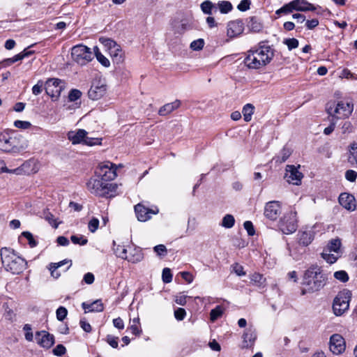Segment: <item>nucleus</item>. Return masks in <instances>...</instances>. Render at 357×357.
Listing matches in <instances>:
<instances>
[{"label":"nucleus","instance_id":"a19ab883","mask_svg":"<svg viewBox=\"0 0 357 357\" xmlns=\"http://www.w3.org/2000/svg\"><path fill=\"white\" fill-rule=\"evenodd\" d=\"M283 43L287 46L289 50L295 49L298 46V40L294 38L284 39Z\"/></svg>","mask_w":357,"mask_h":357},{"label":"nucleus","instance_id":"3c124183","mask_svg":"<svg viewBox=\"0 0 357 357\" xmlns=\"http://www.w3.org/2000/svg\"><path fill=\"white\" fill-rule=\"evenodd\" d=\"M22 235L24 236L29 241V244L31 248H34L37 245L36 241L33 238L32 234L29 231H24Z\"/></svg>","mask_w":357,"mask_h":357},{"label":"nucleus","instance_id":"f704fd0d","mask_svg":"<svg viewBox=\"0 0 357 357\" xmlns=\"http://www.w3.org/2000/svg\"><path fill=\"white\" fill-rule=\"evenodd\" d=\"M224 312V308L221 305L216 306L214 309L211 310L210 312V319L211 321H215L220 318Z\"/></svg>","mask_w":357,"mask_h":357},{"label":"nucleus","instance_id":"6e6552de","mask_svg":"<svg viewBox=\"0 0 357 357\" xmlns=\"http://www.w3.org/2000/svg\"><path fill=\"white\" fill-rule=\"evenodd\" d=\"M71 56L75 62L82 66L86 64L93 58L90 48L83 45L74 46L71 50Z\"/></svg>","mask_w":357,"mask_h":357},{"label":"nucleus","instance_id":"2f4dec72","mask_svg":"<svg viewBox=\"0 0 357 357\" xmlns=\"http://www.w3.org/2000/svg\"><path fill=\"white\" fill-rule=\"evenodd\" d=\"M255 107L252 104H246L242 110L245 121L249 122L252 119Z\"/></svg>","mask_w":357,"mask_h":357},{"label":"nucleus","instance_id":"393cba45","mask_svg":"<svg viewBox=\"0 0 357 357\" xmlns=\"http://www.w3.org/2000/svg\"><path fill=\"white\" fill-rule=\"evenodd\" d=\"M86 135H87L86 130L79 129L77 131H70L68 133V138L73 144H84Z\"/></svg>","mask_w":357,"mask_h":357},{"label":"nucleus","instance_id":"ea45409f","mask_svg":"<svg viewBox=\"0 0 357 357\" xmlns=\"http://www.w3.org/2000/svg\"><path fill=\"white\" fill-rule=\"evenodd\" d=\"M139 324V317L135 318L132 321V324L130 326V329L132 333L136 335H139L142 331L139 328L138 325Z\"/></svg>","mask_w":357,"mask_h":357},{"label":"nucleus","instance_id":"9b49d317","mask_svg":"<svg viewBox=\"0 0 357 357\" xmlns=\"http://www.w3.org/2000/svg\"><path fill=\"white\" fill-rule=\"evenodd\" d=\"M115 165L110 162H105L99 165L96 174L105 182L114 179L116 174Z\"/></svg>","mask_w":357,"mask_h":357},{"label":"nucleus","instance_id":"69168bd1","mask_svg":"<svg viewBox=\"0 0 357 357\" xmlns=\"http://www.w3.org/2000/svg\"><path fill=\"white\" fill-rule=\"evenodd\" d=\"M250 0H242L237 8L241 11H246L250 8Z\"/></svg>","mask_w":357,"mask_h":357},{"label":"nucleus","instance_id":"473e14b6","mask_svg":"<svg viewBox=\"0 0 357 357\" xmlns=\"http://www.w3.org/2000/svg\"><path fill=\"white\" fill-rule=\"evenodd\" d=\"M312 238L310 233L303 231L299 234L298 242L301 245L307 246L312 242Z\"/></svg>","mask_w":357,"mask_h":357},{"label":"nucleus","instance_id":"de8ad7c7","mask_svg":"<svg viewBox=\"0 0 357 357\" xmlns=\"http://www.w3.org/2000/svg\"><path fill=\"white\" fill-rule=\"evenodd\" d=\"M154 252L157 254V255L160 257H164L166 256L167 254V250L166 247L160 244L154 247L153 248Z\"/></svg>","mask_w":357,"mask_h":357},{"label":"nucleus","instance_id":"bf43d9fd","mask_svg":"<svg viewBox=\"0 0 357 357\" xmlns=\"http://www.w3.org/2000/svg\"><path fill=\"white\" fill-rule=\"evenodd\" d=\"M43 88V82L42 80L38 81L37 84H35L32 88L33 94H34L35 96L39 95L42 92Z\"/></svg>","mask_w":357,"mask_h":357},{"label":"nucleus","instance_id":"37998d69","mask_svg":"<svg viewBox=\"0 0 357 357\" xmlns=\"http://www.w3.org/2000/svg\"><path fill=\"white\" fill-rule=\"evenodd\" d=\"M204 45V41L203 39L199 38L195 40L190 43V48L195 51L201 50Z\"/></svg>","mask_w":357,"mask_h":357},{"label":"nucleus","instance_id":"49530a36","mask_svg":"<svg viewBox=\"0 0 357 357\" xmlns=\"http://www.w3.org/2000/svg\"><path fill=\"white\" fill-rule=\"evenodd\" d=\"M114 250L116 255L119 257L124 259V257L126 256V254L127 252V247L126 248L123 245H118L116 248H114Z\"/></svg>","mask_w":357,"mask_h":357},{"label":"nucleus","instance_id":"aec40b11","mask_svg":"<svg viewBox=\"0 0 357 357\" xmlns=\"http://www.w3.org/2000/svg\"><path fill=\"white\" fill-rule=\"evenodd\" d=\"M126 255V256L124 257V259H126L128 261L132 264L137 263L143 259V254L141 248L134 245L127 246V252Z\"/></svg>","mask_w":357,"mask_h":357},{"label":"nucleus","instance_id":"bb28decb","mask_svg":"<svg viewBox=\"0 0 357 357\" xmlns=\"http://www.w3.org/2000/svg\"><path fill=\"white\" fill-rule=\"evenodd\" d=\"M82 308L84 310V312H102L104 310L103 304L100 300H96L91 303H86L85 302L82 304Z\"/></svg>","mask_w":357,"mask_h":357},{"label":"nucleus","instance_id":"7c9ffc66","mask_svg":"<svg viewBox=\"0 0 357 357\" xmlns=\"http://www.w3.org/2000/svg\"><path fill=\"white\" fill-rule=\"evenodd\" d=\"M291 154V150L289 148L284 147L280 154L275 158L277 162H285Z\"/></svg>","mask_w":357,"mask_h":357},{"label":"nucleus","instance_id":"5701e85b","mask_svg":"<svg viewBox=\"0 0 357 357\" xmlns=\"http://www.w3.org/2000/svg\"><path fill=\"white\" fill-rule=\"evenodd\" d=\"M243 348L251 347L257 338V333L255 329L252 326H250L243 333Z\"/></svg>","mask_w":357,"mask_h":357},{"label":"nucleus","instance_id":"774afa93","mask_svg":"<svg viewBox=\"0 0 357 357\" xmlns=\"http://www.w3.org/2000/svg\"><path fill=\"white\" fill-rule=\"evenodd\" d=\"M66 347L63 344H58L54 349L53 353L56 356H62L66 353Z\"/></svg>","mask_w":357,"mask_h":357},{"label":"nucleus","instance_id":"c85d7f7f","mask_svg":"<svg viewBox=\"0 0 357 357\" xmlns=\"http://www.w3.org/2000/svg\"><path fill=\"white\" fill-rule=\"evenodd\" d=\"M180 105H181V102L178 100H176L172 102L165 104L162 107H160V109L158 111V114L160 116H165V115L171 113L176 109L180 107Z\"/></svg>","mask_w":357,"mask_h":357},{"label":"nucleus","instance_id":"423d86ee","mask_svg":"<svg viewBox=\"0 0 357 357\" xmlns=\"http://www.w3.org/2000/svg\"><path fill=\"white\" fill-rule=\"evenodd\" d=\"M341 245V241L338 238L329 241L321 254L322 259L328 264L335 263L342 255Z\"/></svg>","mask_w":357,"mask_h":357},{"label":"nucleus","instance_id":"e2e57ef3","mask_svg":"<svg viewBox=\"0 0 357 357\" xmlns=\"http://www.w3.org/2000/svg\"><path fill=\"white\" fill-rule=\"evenodd\" d=\"M185 314V310L181 307H179L174 311V317L178 321H182L184 319Z\"/></svg>","mask_w":357,"mask_h":357},{"label":"nucleus","instance_id":"680f3d73","mask_svg":"<svg viewBox=\"0 0 357 357\" xmlns=\"http://www.w3.org/2000/svg\"><path fill=\"white\" fill-rule=\"evenodd\" d=\"M243 227L249 236H253L255 234V231L251 221H245L243 223Z\"/></svg>","mask_w":357,"mask_h":357},{"label":"nucleus","instance_id":"6e6d98bb","mask_svg":"<svg viewBox=\"0 0 357 357\" xmlns=\"http://www.w3.org/2000/svg\"><path fill=\"white\" fill-rule=\"evenodd\" d=\"M98 225L99 220L97 218H93L89 221L88 227L90 231L95 232L98 229Z\"/></svg>","mask_w":357,"mask_h":357},{"label":"nucleus","instance_id":"0eeeda50","mask_svg":"<svg viewBox=\"0 0 357 357\" xmlns=\"http://www.w3.org/2000/svg\"><path fill=\"white\" fill-rule=\"evenodd\" d=\"M326 109L330 115H336L337 118L342 119L349 116L354 109V106L349 102L340 101L336 105L335 102L328 103Z\"/></svg>","mask_w":357,"mask_h":357},{"label":"nucleus","instance_id":"8fccbe9b","mask_svg":"<svg viewBox=\"0 0 357 357\" xmlns=\"http://www.w3.org/2000/svg\"><path fill=\"white\" fill-rule=\"evenodd\" d=\"M82 96V92L78 89H72L69 92L68 99L70 101H75L78 100Z\"/></svg>","mask_w":357,"mask_h":357},{"label":"nucleus","instance_id":"4be33fe9","mask_svg":"<svg viewBox=\"0 0 357 357\" xmlns=\"http://www.w3.org/2000/svg\"><path fill=\"white\" fill-rule=\"evenodd\" d=\"M243 30V23L241 20H237L231 21L227 24V36L230 38L241 35Z\"/></svg>","mask_w":357,"mask_h":357},{"label":"nucleus","instance_id":"20e7f679","mask_svg":"<svg viewBox=\"0 0 357 357\" xmlns=\"http://www.w3.org/2000/svg\"><path fill=\"white\" fill-rule=\"evenodd\" d=\"M87 189L92 193L100 197H104L109 192L115 191L116 185L105 182L100 178H91L86 183Z\"/></svg>","mask_w":357,"mask_h":357},{"label":"nucleus","instance_id":"c9c22d12","mask_svg":"<svg viewBox=\"0 0 357 357\" xmlns=\"http://www.w3.org/2000/svg\"><path fill=\"white\" fill-rule=\"evenodd\" d=\"M32 54V51H26V50H24L22 52H20V54H16L13 57L8 59L7 61L10 63H13L16 61L22 60L24 58L29 56Z\"/></svg>","mask_w":357,"mask_h":357},{"label":"nucleus","instance_id":"a18cd8bd","mask_svg":"<svg viewBox=\"0 0 357 357\" xmlns=\"http://www.w3.org/2000/svg\"><path fill=\"white\" fill-rule=\"evenodd\" d=\"M213 4L210 1H205L201 4L202 10L205 13L210 15L211 14Z\"/></svg>","mask_w":357,"mask_h":357},{"label":"nucleus","instance_id":"f3484780","mask_svg":"<svg viewBox=\"0 0 357 357\" xmlns=\"http://www.w3.org/2000/svg\"><path fill=\"white\" fill-rule=\"evenodd\" d=\"M330 350L334 354H340L345 350V342L340 334H333L330 338Z\"/></svg>","mask_w":357,"mask_h":357},{"label":"nucleus","instance_id":"c03bdc74","mask_svg":"<svg viewBox=\"0 0 357 357\" xmlns=\"http://www.w3.org/2000/svg\"><path fill=\"white\" fill-rule=\"evenodd\" d=\"M334 277L337 280H338L342 282H345L348 281V280H349V275H348L347 273L342 270L336 271L334 273Z\"/></svg>","mask_w":357,"mask_h":357},{"label":"nucleus","instance_id":"09e8293b","mask_svg":"<svg viewBox=\"0 0 357 357\" xmlns=\"http://www.w3.org/2000/svg\"><path fill=\"white\" fill-rule=\"evenodd\" d=\"M56 313L57 319L63 321L66 317L68 311L66 307L61 306L56 310Z\"/></svg>","mask_w":357,"mask_h":357},{"label":"nucleus","instance_id":"c756f323","mask_svg":"<svg viewBox=\"0 0 357 357\" xmlns=\"http://www.w3.org/2000/svg\"><path fill=\"white\" fill-rule=\"evenodd\" d=\"M248 26L249 29L253 32H259L263 28L262 24L256 17H250L248 23Z\"/></svg>","mask_w":357,"mask_h":357},{"label":"nucleus","instance_id":"f257e3e1","mask_svg":"<svg viewBox=\"0 0 357 357\" xmlns=\"http://www.w3.org/2000/svg\"><path fill=\"white\" fill-rule=\"evenodd\" d=\"M273 57L274 50L270 46L260 45L248 52L244 63L250 69H259L268 65Z\"/></svg>","mask_w":357,"mask_h":357},{"label":"nucleus","instance_id":"2eb2a0df","mask_svg":"<svg viewBox=\"0 0 357 357\" xmlns=\"http://www.w3.org/2000/svg\"><path fill=\"white\" fill-rule=\"evenodd\" d=\"M100 41L109 49L110 55L117 61L122 60V50L119 45L110 38H100Z\"/></svg>","mask_w":357,"mask_h":357},{"label":"nucleus","instance_id":"412c9836","mask_svg":"<svg viewBox=\"0 0 357 357\" xmlns=\"http://www.w3.org/2000/svg\"><path fill=\"white\" fill-rule=\"evenodd\" d=\"M37 343L44 348H50L54 343V336L45 331H38L36 334Z\"/></svg>","mask_w":357,"mask_h":357},{"label":"nucleus","instance_id":"13d9d810","mask_svg":"<svg viewBox=\"0 0 357 357\" xmlns=\"http://www.w3.org/2000/svg\"><path fill=\"white\" fill-rule=\"evenodd\" d=\"M96 58L98 61L105 67H108L110 65L109 61L100 52H96Z\"/></svg>","mask_w":357,"mask_h":357},{"label":"nucleus","instance_id":"39448f33","mask_svg":"<svg viewBox=\"0 0 357 357\" xmlns=\"http://www.w3.org/2000/svg\"><path fill=\"white\" fill-rule=\"evenodd\" d=\"M351 295V291L348 289H343L338 292L333 299L332 306L335 316H342L349 310Z\"/></svg>","mask_w":357,"mask_h":357},{"label":"nucleus","instance_id":"338daca9","mask_svg":"<svg viewBox=\"0 0 357 357\" xmlns=\"http://www.w3.org/2000/svg\"><path fill=\"white\" fill-rule=\"evenodd\" d=\"M251 280L256 284H261L264 281V278L262 275L255 273L251 276Z\"/></svg>","mask_w":357,"mask_h":357},{"label":"nucleus","instance_id":"4c0bfd02","mask_svg":"<svg viewBox=\"0 0 357 357\" xmlns=\"http://www.w3.org/2000/svg\"><path fill=\"white\" fill-rule=\"evenodd\" d=\"M43 218L49 222L54 228H57L59 227V223L56 222V220L54 218V215L49 212L48 211L43 212Z\"/></svg>","mask_w":357,"mask_h":357},{"label":"nucleus","instance_id":"58836bf2","mask_svg":"<svg viewBox=\"0 0 357 357\" xmlns=\"http://www.w3.org/2000/svg\"><path fill=\"white\" fill-rule=\"evenodd\" d=\"M218 7L222 13H227L232 9V5L229 1H222L218 3Z\"/></svg>","mask_w":357,"mask_h":357},{"label":"nucleus","instance_id":"6ab92c4d","mask_svg":"<svg viewBox=\"0 0 357 357\" xmlns=\"http://www.w3.org/2000/svg\"><path fill=\"white\" fill-rule=\"evenodd\" d=\"M135 211L138 220L145 222L151 219L152 215L157 214L158 209H150L141 204H138L135 206Z\"/></svg>","mask_w":357,"mask_h":357},{"label":"nucleus","instance_id":"f8f14e48","mask_svg":"<svg viewBox=\"0 0 357 357\" xmlns=\"http://www.w3.org/2000/svg\"><path fill=\"white\" fill-rule=\"evenodd\" d=\"M63 89V82L59 79H48L45 84V89L47 94L55 100L60 96Z\"/></svg>","mask_w":357,"mask_h":357},{"label":"nucleus","instance_id":"b1692460","mask_svg":"<svg viewBox=\"0 0 357 357\" xmlns=\"http://www.w3.org/2000/svg\"><path fill=\"white\" fill-rule=\"evenodd\" d=\"M339 202L342 207L349 211H354L356 209L355 198L349 193L344 192L340 194Z\"/></svg>","mask_w":357,"mask_h":357},{"label":"nucleus","instance_id":"4d7b16f0","mask_svg":"<svg viewBox=\"0 0 357 357\" xmlns=\"http://www.w3.org/2000/svg\"><path fill=\"white\" fill-rule=\"evenodd\" d=\"M345 178L350 182H354L357 178V173L354 170L349 169L345 172Z\"/></svg>","mask_w":357,"mask_h":357},{"label":"nucleus","instance_id":"cd10ccee","mask_svg":"<svg viewBox=\"0 0 357 357\" xmlns=\"http://www.w3.org/2000/svg\"><path fill=\"white\" fill-rule=\"evenodd\" d=\"M347 160L351 167L357 168V142H354L349 145Z\"/></svg>","mask_w":357,"mask_h":357},{"label":"nucleus","instance_id":"4468645a","mask_svg":"<svg viewBox=\"0 0 357 357\" xmlns=\"http://www.w3.org/2000/svg\"><path fill=\"white\" fill-rule=\"evenodd\" d=\"M39 170L38 162L33 159L25 161L20 167L13 169V174L16 175L35 174Z\"/></svg>","mask_w":357,"mask_h":357},{"label":"nucleus","instance_id":"7ed1b4c3","mask_svg":"<svg viewBox=\"0 0 357 357\" xmlns=\"http://www.w3.org/2000/svg\"><path fill=\"white\" fill-rule=\"evenodd\" d=\"M319 271H314V269H307L303 275L302 284L304 286L302 294L318 291L324 285V277Z\"/></svg>","mask_w":357,"mask_h":357},{"label":"nucleus","instance_id":"0e129e2a","mask_svg":"<svg viewBox=\"0 0 357 357\" xmlns=\"http://www.w3.org/2000/svg\"><path fill=\"white\" fill-rule=\"evenodd\" d=\"M107 342L113 348H117L118 343V337H114L112 335H108L107 336Z\"/></svg>","mask_w":357,"mask_h":357},{"label":"nucleus","instance_id":"a878e982","mask_svg":"<svg viewBox=\"0 0 357 357\" xmlns=\"http://www.w3.org/2000/svg\"><path fill=\"white\" fill-rule=\"evenodd\" d=\"M292 3L294 10L305 12L316 10V7L306 0H293Z\"/></svg>","mask_w":357,"mask_h":357},{"label":"nucleus","instance_id":"603ef678","mask_svg":"<svg viewBox=\"0 0 357 357\" xmlns=\"http://www.w3.org/2000/svg\"><path fill=\"white\" fill-rule=\"evenodd\" d=\"M101 138L89 137L86 135L84 144L89 146H93L101 144Z\"/></svg>","mask_w":357,"mask_h":357},{"label":"nucleus","instance_id":"e433bc0d","mask_svg":"<svg viewBox=\"0 0 357 357\" xmlns=\"http://www.w3.org/2000/svg\"><path fill=\"white\" fill-rule=\"evenodd\" d=\"M235 222L234 218L232 215L227 214L222 220V226L225 228H231Z\"/></svg>","mask_w":357,"mask_h":357},{"label":"nucleus","instance_id":"9d476101","mask_svg":"<svg viewBox=\"0 0 357 357\" xmlns=\"http://www.w3.org/2000/svg\"><path fill=\"white\" fill-rule=\"evenodd\" d=\"M107 91V84L105 79L96 77L89 90L88 95L91 100H99L105 96Z\"/></svg>","mask_w":357,"mask_h":357},{"label":"nucleus","instance_id":"ddd939ff","mask_svg":"<svg viewBox=\"0 0 357 357\" xmlns=\"http://www.w3.org/2000/svg\"><path fill=\"white\" fill-rule=\"evenodd\" d=\"M0 255L1 258L2 264L5 267H8L9 266H10L11 262L15 261V260H17L16 263L18 265H27V262L25 259L17 256L13 251L7 248H1Z\"/></svg>","mask_w":357,"mask_h":357},{"label":"nucleus","instance_id":"f03ea898","mask_svg":"<svg viewBox=\"0 0 357 357\" xmlns=\"http://www.w3.org/2000/svg\"><path fill=\"white\" fill-rule=\"evenodd\" d=\"M26 148L23 137L10 130L0 132V151L4 153H18Z\"/></svg>","mask_w":357,"mask_h":357},{"label":"nucleus","instance_id":"052dcab7","mask_svg":"<svg viewBox=\"0 0 357 357\" xmlns=\"http://www.w3.org/2000/svg\"><path fill=\"white\" fill-rule=\"evenodd\" d=\"M24 331H26L25 333V339L27 341H32L33 338V333L31 332V326L29 324H25L24 328Z\"/></svg>","mask_w":357,"mask_h":357},{"label":"nucleus","instance_id":"72a5a7b5","mask_svg":"<svg viewBox=\"0 0 357 357\" xmlns=\"http://www.w3.org/2000/svg\"><path fill=\"white\" fill-rule=\"evenodd\" d=\"M294 10L292 1L288 3L284 4L282 7L275 11V14L280 15L282 14L287 15L292 13Z\"/></svg>","mask_w":357,"mask_h":357},{"label":"nucleus","instance_id":"79ce46f5","mask_svg":"<svg viewBox=\"0 0 357 357\" xmlns=\"http://www.w3.org/2000/svg\"><path fill=\"white\" fill-rule=\"evenodd\" d=\"M70 239L74 244H78L81 245L86 244L88 241L87 239L82 235H73L71 236Z\"/></svg>","mask_w":357,"mask_h":357},{"label":"nucleus","instance_id":"a211bd4d","mask_svg":"<svg viewBox=\"0 0 357 357\" xmlns=\"http://www.w3.org/2000/svg\"><path fill=\"white\" fill-rule=\"evenodd\" d=\"M281 213V206L278 201H271L266 203L264 208V215L271 220H275Z\"/></svg>","mask_w":357,"mask_h":357},{"label":"nucleus","instance_id":"1a4fd4ad","mask_svg":"<svg viewBox=\"0 0 357 357\" xmlns=\"http://www.w3.org/2000/svg\"><path fill=\"white\" fill-rule=\"evenodd\" d=\"M297 227L296 213L292 211L285 213L279 222V228L284 234L294 233Z\"/></svg>","mask_w":357,"mask_h":357},{"label":"nucleus","instance_id":"864d4df0","mask_svg":"<svg viewBox=\"0 0 357 357\" xmlns=\"http://www.w3.org/2000/svg\"><path fill=\"white\" fill-rule=\"evenodd\" d=\"M162 278L165 283H169L172 282V273H171V269H163Z\"/></svg>","mask_w":357,"mask_h":357},{"label":"nucleus","instance_id":"dca6fc26","mask_svg":"<svg viewBox=\"0 0 357 357\" xmlns=\"http://www.w3.org/2000/svg\"><path fill=\"white\" fill-rule=\"evenodd\" d=\"M299 167L300 165H298V167H296L294 165H287L285 178L289 183L296 185L301 183L303 175L301 172H299Z\"/></svg>","mask_w":357,"mask_h":357},{"label":"nucleus","instance_id":"5fc2aeb1","mask_svg":"<svg viewBox=\"0 0 357 357\" xmlns=\"http://www.w3.org/2000/svg\"><path fill=\"white\" fill-rule=\"evenodd\" d=\"M14 126L17 128L28 129L31 126V124L29 121L17 120L14 122Z\"/></svg>","mask_w":357,"mask_h":357}]
</instances>
